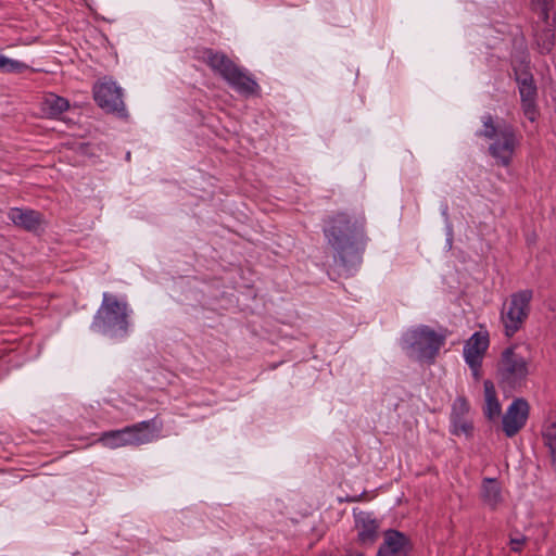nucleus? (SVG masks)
Wrapping results in <instances>:
<instances>
[{
  "instance_id": "nucleus-21",
  "label": "nucleus",
  "mask_w": 556,
  "mask_h": 556,
  "mask_svg": "<svg viewBox=\"0 0 556 556\" xmlns=\"http://www.w3.org/2000/svg\"><path fill=\"white\" fill-rule=\"evenodd\" d=\"M543 438L545 445L549 450L552 464L556 468V421L551 422L544 428Z\"/></svg>"
},
{
  "instance_id": "nucleus-24",
  "label": "nucleus",
  "mask_w": 556,
  "mask_h": 556,
  "mask_svg": "<svg viewBox=\"0 0 556 556\" xmlns=\"http://www.w3.org/2000/svg\"><path fill=\"white\" fill-rule=\"evenodd\" d=\"M26 70H28L27 64H25L21 61H17V60L10 59L5 55L2 56L1 67H0V71L2 73L20 74V73L25 72Z\"/></svg>"
},
{
  "instance_id": "nucleus-10",
  "label": "nucleus",
  "mask_w": 556,
  "mask_h": 556,
  "mask_svg": "<svg viewBox=\"0 0 556 556\" xmlns=\"http://www.w3.org/2000/svg\"><path fill=\"white\" fill-rule=\"evenodd\" d=\"M488 346L489 334L481 331L473 333L464 346V356L475 379L480 378L479 370Z\"/></svg>"
},
{
  "instance_id": "nucleus-11",
  "label": "nucleus",
  "mask_w": 556,
  "mask_h": 556,
  "mask_svg": "<svg viewBox=\"0 0 556 556\" xmlns=\"http://www.w3.org/2000/svg\"><path fill=\"white\" fill-rule=\"evenodd\" d=\"M445 333L438 332L428 326L419 328V362L431 363L444 345Z\"/></svg>"
},
{
  "instance_id": "nucleus-18",
  "label": "nucleus",
  "mask_w": 556,
  "mask_h": 556,
  "mask_svg": "<svg viewBox=\"0 0 556 556\" xmlns=\"http://www.w3.org/2000/svg\"><path fill=\"white\" fill-rule=\"evenodd\" d=\"M68 109V100L52 92L47 93L40 102L42 114L49 118H56Z\"/></svg>"
},
{
  "instance_id": "nucleus-3",
  "label": "nucleus",
  "mask_w": 556,
  "mask_h": 556,
  "mask_svg": "<svg viewBox=\"0 0 556 556\" xmlns=\"http://www.w3.org/2000/svg\"><path fill=\"white\" fill-rule=\"evenodd\" d=\"M483 126L484 129L480 135L493 140L489 147L490 154L495 159L496 164L508 166L519 144L515 129L508 125L495 126L491 116L484 117Z\"/></svg>"
},
{
  "instance_id": "nucleus-19",
  "label": "nucleus",
  "mask_w": 556,
  "mask_h": 556,
  "mask_svg": "<svg viewBox=\"0 0 556 556\" xmlns=\"http://www.w3.org/2000/svg\"><path fill=\"white\" fill-rule=\"evenodd\" d=\"M481 498L490 509L495 510L503 502L502 489L495 479L485 478L482 481Z\"/></svg>"
},
{
  "instance_id": "nucleus-22",
  "label": "nucleus",
  "mask_w": 556,
  "mask_h": 556,
  "mask_svg": "<svg viewBox=\"0 0 556 556\" xmlns=\"http://www.w3.org/2000/svg\"><path fill=\"white\" fill-rule=\"evenodd\" d=\"M401 345L407 356L414 358L417 356V330L410 329L404 333Z\"/></svg>"
},
{
  "instance_id": "nucleus-4",
  "label": "nucleus",
  "mask_w": 556,
  "mask_h": 556,
  "mask_svg": "<svg viewBox=\"0 0 556 556\" xmlns=\"http://www.w3.org/2000/svg\"><path fill=\"white\" fill-rule=\"evenodd\" d=\"M532 296L531 290H521L513 293L503 304L501 320L507 337H513L525 324L530 313Z\"/></svg>"
},
{
  "instance_id": "nucleus-2",
  "label": "nucleus",
  "mask_w": 556,
  "mask_h": 556,
  "mask_svg": "<svg viewBox=\"0 0 556 556\" xmlns=\"http://www.w3.org/2000/svg\"><path fill=\"white\" fill-rule=\"evenodd\" d=\"M129 309L126 302H121L113 294L103 293L102 303L97 311L91 328L113 339H123L129 332Z\"/></svg>"
},
{
  "instance_id": "nucleus-7",
  "label": "nucleus",
  "mask_w": 556,
  "mask_h": 556,
  "mask_svg": "<svg viewBox=\"0 0 556 556\" xmlns=\"http://www.w3.org/2000/svg\"><path fill=\"white\" fill-rule=\"evenodd\" d=\"M93 99L96 103L106 112L125 115L123 92L115 81L103 78L93 86Z\"/></svg>"
},
{
  "instance_id": "nucleus-15",
  "label": "nucleus",
  "mask_w": 556,
  "mask_h": 556,
  "mask_svg": "<svg viewBox=\"0 0 556 556\" xmlns=\"http://www.w3.org/2000/svg\"><path fill=\"white\" fill-rule=\"evenodd\" d=\"M469 413V404L464 397H458L455 400L452 414L451 421L453 426L452 433L456 435L464 434L467 438L471 437L473 433V425L472 421L467 417Z\"/></svg>"
},
{
  "instance_id": "nucleus-27",
  "label": "nucleus",
  "mask_w": 556,
  "mask_h": 556,
  "mask_svg": "<svg viewBox=\"0 0 556 556\" xmlns=\"http://www.w3.org/2000/svg\"><path fill=\"white\" fill-rule=\"evenodd\" d=\"M345 556H364V553H362V552H354L352 549H346V555Z\"/></svg>"
},
{
  "instance_id": "nucleus-20",
  "label": "nucleus",
  "mask_w": 556,
  "mask_h": 556,
  "mask_svg": "<svg viewBox=\"0 0 556 556\" xmlns=\"http://www.w3.org/2000/svg\"><path fill=\"white\" fill-rule=\"evenodd\" d=\"M484 417L495 421L502 414V406L497 399L494 384H484V404L482 406Z\"/></svg>"
},
{
  "instance_id": "nucleus-25",
  "label": "nucleus",
  "mask_w": 556,
  "mask_h": 556,
  "mask_svg": "<svg viewBox=\"0 0 556 556\" xmlns=\"http://www.w3.org/2000/svg\"><path fill=\"white\" fill-rule=\"evenodd\" d=\"M534 10L539 13L543 22L549 25V9L552 8V0H534Z\"/></svg>"
},
{
  "instance_id": "nucleus-17",
  "label": "nucleus",
  "mask_w": 556,
  "mask_h": 556,
  "mask_svg": "<svg viewBox=\"0 0 556 556\" xmlns=\"http://www.w3.org/2000/svg\"><path fill=\"white\" fill-rule=\"evenodd\" d=\"M9 219L27 231H35L41 224L40 213L33 210L13 207L8 213Z\"/></svg>"
},
{
  "instance_id": "nucleus-8",
  "label": "nucleus",
  "mask_w": 556,
  "mask_h": 556,
  "mask_svg": "<svg viewBox=\"0 0 556 556\" xmlns=\"http://www.w3.org/2000/svg\"><path fill=\"white\" fill-rule=\"evenodd\" d=\"M517 350V346H511L505 349L502 353L497 363V371L503 379L522 380L528 376V364Z\"/></svg>"
},
{
  "instance_id": "nucleus-6",
  "label": "nucleus",
  "mask_w": 556,
  "mask_h": 556,
  "mask_svg": "<svg viewBox=\"0 0 556 556\" xmlns=\"http://www.w3.org/2000/svg\"><path fill=\"white\" fill-rule=\"evenodd\" d=\"M515 78L521 100L525 116L534 122L539 115L536 109L538 89L528 65L520 63L514 66Z\"/></svg>"
},
{
  "instance_id": "nucleus-16",
  "label": "nucleus",
  "mask_w": 556,
  "mask_h": 556,
  "mask_svg": "<svg viewBox=\"0 0 556 556\" xmlns=\"http://www.w3.org/2000/svg\"><path fill=\"white\" fill-rule=\"evenodd\" d=\"M355 528L357 529V541L362 545H371L378 538V521L367 511L355 513Z\"/></svg>"
},
{
  "instance_id": "nucleus-9",
  "label": "nucleus",
  "mask_w": 556,
  "mask_h": 556,
  "mask_svg": "<svg viewBox=\"0 0 556 556\" xmlns=\"http://www.w3.org/2000/svg\"><path fill=\"white\" fill-rule=\"evenodd\" d=\"M529 417V404L523 399H515L502 417V429L506 437H515Z\"/></svg>"
},
{
  "instance_id": "nucleus-13",
  "label": "nucleus",
  "mask_w": 556,
  "mask_h": 556,
  "mask_svg": "<svg viewBox=\"0 0 556 556\" xmlns=\"http://www.w3.org/2000/svg\"><path fill=\"white\" fill-rule=\"evenodd\" d=\"M198 59L205 63L214 73L224 80L235 70L237 64L224 52L205 48L199 52Z\"/></svg>"
},
{
  "instance_id": "nucleus-14",
  "label": "nucleus",
  "mask_w": 556,
  "mask_h": 556,
  "mask_svg": "<svg viewBox=\"0 0 556 556\" xmlns=\"http://www.w3.org/2000/svg\"><path fill=\"white\" fill-rule=\"evenodd\" d=\"M225 81L243 97L258 94L261 89L254 77L239 65L226 77Z\"/></svg>"
},
{
  "instance_id": "nucleus-23",
  "label": "nucleus",
  "mask_w": 556,
  "mask_h": 556,
  "mask_svg": "<svg viewBox=\"0 0 556 556\" xmlns=\"http://www.w3.org/2000/svg\"><path fill=\"white\" fill-rule=\"evenodd\" d=\"M553 23L549 22V25L545 24L542 34L538 37V45L541 48L542 52L551 51L554 46L555 34L552 29Z\"/></svg>"
},
{
  "instance_id": "nucleus-26",
  "label": "nucleus",
  "mask_w": 556,
  "mask_h": 556,
  "mask_svg": "<svg viewBox=\"0 0 556 556\" xmlns=\"http://www.w3.org/2000/svg\"><path fill=\"white\" fill-rule=\"evenodd\" d=\"M527 539L525 536L518 538V539H510V548L514 552H520L522 549V546L525 545Z\"/></svg>"
},
{
  "instance_id": "nucleus-12",
  "label": "nucleus",
  "mask_w": 556,
  "mask_h": 556,
  "mask_svg": "<svg viewBox=\"0 0 556 556\" xmlns=\"http://www.w3.org/2000/svg\"><path fill=\"white\" fill-rule=\"evenodd\" d=\"M412 549L409 539L396 530L384 532L383 543L379 547L377 556H407Z\"/></svg>"
},
{
  "instance_id": "nucleus-5",
  "label": "nucleus",
  "mask_w": 556,
  "mask_h": 556,
  "mask_svg": "<svg viewBox=\"0 0 556 556\" xmlns=\"http://www.w3.org/2000/svg\"><path fill=\"white\" fill-rule=\"evenodd\" d=\"M154 420L141 421L121 430H111L102 433L100 442L110 448H116L124 445H140L153 440Z\"/></svg>"
},
{
  "instance_id": "nucleus-1",
  "label": "nucleus",
  "mask_w": 556,
  "mask_h": 556,
  "mask_svg": "<svg viewBox=\"0 0 556 556\" xmlns=\"http://www.w3.org/2000/svg\"><path fill=\"white\" fill-rule=\"evenodd\" d=\"M323 232L333 250V262L340 268L339 275L352 274L362 263L365 251V218L339 212L325 219Z\"/></svg>"
}]
</instances>
